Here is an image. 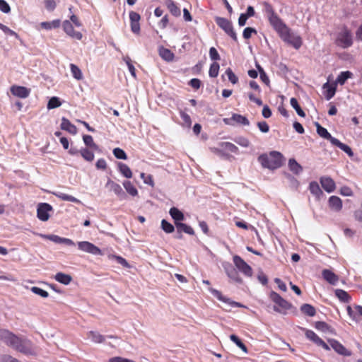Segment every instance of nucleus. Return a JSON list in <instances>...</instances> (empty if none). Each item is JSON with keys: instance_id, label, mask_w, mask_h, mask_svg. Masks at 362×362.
I'll return each mask as SVG.
<instances>
[{"instance_id": "1", "label": "nucleus", "mask_w": 362, "mask_h": 362, "mask_svg": "<svg viewBox=\"0 0 362 362\" xmlns=\"http://www.w3.org/2000/svg\"><path fill=\"white\" fill-rule=\"evenodd\" d=\"M0 340L7 346L27 356L35 355V351L31 341L20 338L8 329L0 330Z\"/></svg>"}, {"instance_id": "2", "label": "nucleus", "mask_w": 362, "mask_h": 362, "mask_svg": "<svg viewBox=\"0 0 362 362\" xmlns=\"http://www.w3.org/2000/svg\"><path fill=\"white\" fill-rule=\"evenodd\" d=\"M263 12L265 13L269 23L273 28L278 33H282L286 29L287 25L281 21V19L275 13L272 6L267 1L262 3Z\"/></svg>"}, {"instance_id": "3", "label": "nucleus", "mask_w": 362, "mask_h": 362, "mask_svg": "<svg viewBox=\"0 0 362 362\" xmlns=\"http://www.w3.org/2000/svg\"><path fill=\"white\" fill-rule=\"evenodd\" d=\"M282 154L278 151H271L269 155L263 153L258 157V160L263 168L276 169L282 165Z\"/></svg>"}, {"instance_id": "4", "label": "nucleus", "mask_w": 362, "mask_h": 362, "mask_svg": "<svg viewBox=\"0 0 362 362\" xmlns=\"http://www.w3.org/2000/svg\"><path fill=\"white\" fill-rule=\"evenodd\" d=\"M279 35L285 42L293 46L296 49H299L302 45L301 37L293 32L288 26Z\"/></svg>"}, {"instance_id": "5", "label": "nucleus", "mask_w": 362, "mask_h": 362, "mask_svg": "<svg viewBox=\"0 0 362 362\" xmlns=\"http://www.w3.org/2000/svg\"><path fill=\"white\" fill-rule=\"evenodd\" d=\"M335 43L337 46L344 49L348 48L352 45V35L350 30L347 28H342L341 30L337 33Z\"/></svg>"}, {"instance_id": "6", "label": "nucleus", "mask_w": 362, "mask_h": 362, "mask_svg": "<svg viewBox=\"0 0 362 362\" xmlns=\"http://www.w3.org/2000/svg\"><path fill=\"white\" fill-rule=\"evenodd\" d=\"M271 300L276 305L274 306V310L278 313H283L291 308V304L284 299L276 292L272 291L270 293Z\"/></svg>"}, {"instance_id": "7", "label": "nucleus", "mask_w": 362, "mask_h": 362, "mask_svg": "<svg viewBox=\"0 0 362 362\" xmlns=\"http://www.w3.org/2000/svg\"><path fill=\"white\" fill-rule=\"evenodd\" d=\"M215 22L233 40H235V41L238 40L237 35L233 30L232 23L229 20H228L225 18H223V17L217 16L215 18Z\"/></svg>"}, {"instance_id": "8", "label": "nucleus", "mask_w": 362, "mask_h": 362, "mask_svg": "<svg viewBox=\"0 0 362 362\" xmlns=\"http://www.w3.org/2000/svg\"><path fill=\"white\" fill-rule=\"evenodd\" d=\"M77 245L78 249L83 252L93 255H103L101 250L98 247L88 241L78 242Z\"/></svg>"}, {"instance_id": "9", "label": "nucleus", "mask_w": 362, "mask_h": 362, "mask_svg": "<svg viewBox=\"0 0 362 362\" xmlns=\"http://www.w3.org/2000/svg\"><path fill=\"white\" fill-rule=\"evenodd\" d=\"M233 263L236 268L247 276H251L252 269L240 256L235 255L233 257Z\"/></svg>"}, {"instance_id": "10", "label": "nucleus", "mask_w": 362, "mask_h": 362, "mask_svg": "<svg viewBox=\"0 0 362 362\" xmlns=\"http://www.w3.org/2000/svg\"><path fill=\"white\" fill-rule=\"evenodd\" d=\"M53 210L52 206L47 203H40L37 205V216L42 221H47L49 218V212Z\"/></svg>"}, {"instance_id": "11", "label": "nucleus", "mask_w": 362, "mask_h": 362, "mask_svg": "<svg viewBox=\"0 0 362 362\" xmlns=\"http://www.w3.org/2000/svg\"><path fill=\"white\" fill-rule=\"evenodd\" d=\"M305 332V337L316 345L322 346L324 349L329 351L330 346L327 344L321 338H320L313 330L302 329Z\"/></svg>"}, {"instance_id": "12", "label": "nucleus", "mask_w": 362, "mask_h": 362, "mask_svg": "<svg viewBox=\"0 0 362 362\" xmlns=\"http://www.w3.org/2000/svg\"><path fill=\"white\" fill-rule=\"evenodd\" d=\"M209 291L211 292V293L213 296H214L216 298H217L219 300L229 305L231 307H238V308L243 307L242 304H240V303L233 301L230 298L223 296L222 293L219 291H218L215 288H209Z\"/></svg>"}, {"instance_id": "13", "label": "nucleus", "mask_w": 362, "mask_h": 362, "mask_svg": "<svg viewBox=\"0 0 362 362\" xmlns=\"http://www.w3.org/2000/svg\"><path fill=\"white\" fill-rule=\"evenodd\" d=\"M105 187L108 188L110 190L114 192V193L119 197V199L122 200L127 197L125 192L123 191L122 187L112 181L110 179L107 180V183L105 184Z\"/></svg>"}, {"instance_id": "14", "label": "nucleus", "mask_w": 362, "mask_h": 362, "mask_svg": "<svg viewBox=\"0 0 362 362\" xmlns=\"http://www.w3.org/2000/svg\"><path fill=\"white\" fill-rule=\"evenodd\" d=\"M329 346L339 354L344 356H350L351 351L346 349L340 342L336 339H331L328 340Z\"/></svg>"}, {"instance_id": "15", "label": "nucleus", "mask_w": 362, "mask_h": 362, "mask_svg": "<svg viewBox=\"0 0 362 362\" xmlns=\"http://www.w3.org/2000/svg\"><path fill=\"white\" fill-rule=\"evenodd\" d=\"M140 15L138 13L135 11L129 12L131 30L135 34H139L140 33Z\"/></svg>"}, {"instance_id": "16", "label": "nucleus", "mask_w": 362, "mask_h": 362, "mask_svg": "<svg viewBox=\"0 0 362 362\" xmlns=\"http://www.w3.org/2000/svg\"><path fill=\"white\" fill-rule=\"evenodd\" d=\"M63 29L64 32L71 37L72 38H75L76 40H81L82 39V34L80 32L75 31L74 30V27L72 25V23L69 21H64L63 22Z\"/></svg>"}, {"instance_id": "17", "label": "nucleus", "mask_w": 362, "mask_h": 362, "mask_svg": "<svg viewBox=\"0 0 362 362\" xmlns=\"http://www.w3.org/2000/svg\"><path fill=\"white\" fill-rule=\"evenodd\" d=\"M11 93L20 98H26L30 93V90L26 87L21 86H12L11 87Z\"/></svg>"}, {"instance_id": "18", "label": "nucleus", "mask_w": 362, "mask_h": 362, "mask_svg": "<svg viewBox=\"0 0 362 362\" xmlns=\"http://www.w3.org/2000/svg\"><path fill=\"white\" fill-rule=\"evenodd\" d=\"M221 149L214 148V152L220 154L222 151H227L238 154L239 153L238 148L230 142H221L220 144Z\"/></svg>"}, {"instance_id": "19", "label": "nucleus", "mask_w": 362, "mask_h": 362, "mask_svg": "<svg viewBox=\"0 0 362 362\" xmlns=\"http://www.w3.org/2000/svg\"><path fill=\"white\" fill-rule=\"evenodd\" d=\"M322 89L324 90V95L325 99L327 100H329L335 95L337 90V84L334 83V84L331 85L327 82L323 84Z\"/></svg>"}, {"instance_id": "20", "label": "nucleus", "mask_w": 362, "mask_h": 362, "mask_svg": "<svg viewBox=\"0 0 362 362\" xmlns=\"http://www.w3.org/2000/svg\"><path fill=\"white\" fill-rule=\"evenodd\" d=\"M320 183L323 189L328 193L332 192L336 188L335 182L329 177H322Z\"/></svg>"}, {"instance_id": "21", "label": "nucleus", "mask_w": 362, "mask_h": 362, "mask_svg": "<svg viewBox=\"0 0 362 362\" xmlns=\"http://www.w3.org/2000/svg\"><path fill=\"white\" fill-rule=\"evenodd\" d=\"M322 275L323 279L332 285H336L339 281V276L329 269H323Z\"/></svg>"}, {"instance_id": "22", "label": "nucleus", "mask_w": 362, "mask_h": 362, "mask_svg": "<svg viewBox=\"0 0 362 362\" xmlns=\"http://www.w3.org/2000/svg\"><path fill=\"white\" fill-rule=\"evenodd\" d=\"M328 204L329 208L334 211H340L342 209V201L337 196H331L329 198Z\"/></svg>"}, {"instance_id": "23", "label": "nucleus", "mask_w": 362, "mask_h": 362, "mask_svg": "<svg viewBox=\"0 0 362 362\" xmlns=\"http://www.w3.org/2000/svg\"><path fill=\"white\" fill-rule=\"evenodd\" d=\"M60 127L62 129L67 131L73 135H75L77 133L76 127L71 124V122L66 117H62Z\"/></svg>"}, {"instance_id": "24", "label": "nucleus", "mask_w": 362, "mask_h": 362, "mask_svg": "<svg viewBox=\"0 0 362 362\" xmlns=\"http://www.w3.org/2000/svg\"><path fill=\"white\" fill-rule=\"evenodd\" d=\"M175 226L177 228V230L179 234V235L177 236V238H181L182 232H185V233H187L189 235L194 234V231L193 228L191 226H187L185 223L176 222Z\"/></svg>"}, {"instance_id": "25", "label": "nucleus", "mask_w": 362, "mask_h": 362, "mask_svg": "<svg viewBox=\"0 0 362 362\" xmlns=\"http://www.w3.org/2000/svg\"><path fill=\"white\" fill-rule=\"evenodd\" d=\"M232 120L238 124L248 126L250 125V122L247 118L245 116L238 114H233L232 117L230 119H224V121L226 124H230L228 121Z\"/></svg>"}, {"instance_id": "26", "label": "nucleus", "mask_w": 362, "mask_h": 362, "mask_svg": "<svg viewBox=\"0 0 362 362\" xmlns=\"http://www.w3.org/2000/svg\"><path fill=\"white\" fill-rule=\"evenodd\" d=\"M332 144L337 146L341 151L345 152L349 156L351 157L354 156V153L351 148L346 144L341 143L339 139H334L332 140Z\"/></svg>"}, {"instance_id": "27", "label": "nucleus", "mask_w": 362, "mask_h": 362, "mask_svg": "<svg viewBox=\"0 0 362 362\" xmlns=\"http://www.w3.org/2000/svg\"><path fill=\"white\" fill-rule=\"evenodd\" d=\"M316 129H317V133L318 135L325 139H327L330 141L332 144V140L334 139L335 138L333 137L325 129V127H322L318 122L315 123Z\"/></svg>"}, {"instance_id": "28", "label": "nucleus", "mask_w": 362, "mask_h": 362, "mask_svg": "<svg viewBox=\"0 0 362 362\" xmlns=\"http://www.w3.org/2000/svg\"><path fill=\"white\" fill-rule=\"evenodd\" d=\"M309 189L310 193L317 199H320L321 197L323 195V192L317 182H311L309 185Z\"/></svg>"}, {"instance_id": "29", "label": "nucleus", "mask_w": 362, "mask_h": 362, "mask_svg": "<svg viewBox=\"0 0 362 362\" xmlns=\"http://www.w3.org/2000/svg\"><path fill=\"white\" fill-rule=\"evenodd\" d=\"M158 52L160 57L165 61L172 62L174 59L175 55L169 49L160 47Z\"/></svg>"}, {"instance_id": "30", "label": "nucleus", "mask_w": 362, "mask_h": 362, "mask_svg": "<svg viewBox=\"0 0 362 362\" xmlns=\"http://www.w3.org/2000/svg\"><path fill=\"white\" fill-rule=\"evenodd\" d=\"M353 73L349 71H341L337 76L335 83L344 85L346 80L353 77Z\"/></svg>"}, {"instance_id": "31", "label": "nucleus", "mask_w": 362, "mask_h": 362, "mask_svg": "<svg viewBox=\"0 0 362 362\" xmlns=\"http://www.w3.org/2000/svg\"><path fill=\"white\" fill-rule=\"evenodd\" d=\"M53 194L55 197H57L64 201L71 202L77 203V204L81 203V201L79 199H78L77 198H76L71 195H69L67 194L61 192H53Z\"/></svg>"}, {"instance_id": "32", "label": "nucleus", "mask_w": 362, "mask_h": 362, "mask_svg": "<svg viewBox=\"0 0 362 362\" xmlns=\"http://www.w3.org/2000/svg\"><path fill=\"white\" fill-rule=\"evenodd\" d=\"M88 338L94 343H103L105 341V337L96 331H90L87 333Z\"/></svg>"}, {"instance_id": "33", "label": "nucleus", "mask_w": 362, "mask_h": 362, "mask_svg": "<svg viewBox=\"0 0 362 362\" xmlns=\"http://www.w3.org/2000/svg\"><path fill=\"white\" fill-rule=\"evenodd\" d=\"M336 296L342 303H349L351 300L350 295L342 289H336L334 291Z\"/></svg>"}, {"instance_id": "34", "label": "nucleus", "mask_w": 362, "mask_h": 362, "mask_svg": "<svg viewBox=\"0 0 362 362\" xmlns=\"http://www.w3.org/2000/svg\"><path fill=\"white\" fill-rule=\"evenodd\" d=\"M117 168L120 173L126 178L132 177V172L127 165L123 163H118Z\"/></svg>"}, {"instance_id": "35", "label": "nucleus", "mask_w": 362, "mask_h": 362, "mask_svg": "<svg viewBox=\"0 0 362 362\" xmlns=\"http://www.w3.org/2000/svg\"><path fill=\"white\" fill-rule=\"evenodd\" d=\"M165 4L170 12L175 16H180V9L173 0H166Z\"/></svg>"}, {"instance_id": "36", "label": "nucleus", "mask_w": 362, "mask_h": 362, "mask_svg": "<svg viewBox=\"0 0 362 362\" xmlns=\"http://www.w3.org/2000/svg\"><path fill=\"white\" fill-rule=\"evenodd\" d=\"M55 280L64 285H68L71 281V276L62 272L57 273L54 277Z\"/></svg>"}, {"instance_id": "37", "label": "nucleus", "mask_w": 362, "mask_h": 362, "mask_svg": "<svg viewBox=\"0 0 362 362\" xmlns=\"http://www.w3.org/2000/svg\"><path fill=\"white\" fill-rule=\"evenodd\" d=\"M169 213H170L171 217L175 220V223L176 222L184 220L185 216H184L183 213L175 207L171 208L170 209Z\"/></svg>"}, {"instance_id": "38", "label": "nucleus", "mask_w": 362, "mask_h": 362, "mask_svg": "<svg viewBox=\"0 0 362 362\" xmlns=\"http://www.w3.org/2000/svg\"><path fill=\"white\" fill-rule=\"evenodd\" d=\"M300 310L303 313L310 317H313L316 313L315 308L313 305L307 303L301 305Z\"/></svg>"}, {"instance_id": "39", "label": "nucleus", "mask_w": 362, "mask_h": 362, "mask_svg": "<svg viewBox=\"0 0 362 362\" xmlns=\"http://www.w3.org/2000/svg\"><path fill=\"white\" fill-rule=\"evenodd\" d=\"M60 23H61L60 20L57 19V20H54L50 22H47V21L42 22L40 23V25L42 28H44L45 30H51L52 28H59L60 26Z\"/></svg>"}, {"instance_id": "40", "label": "nucleus", "mask_w": 362, "mask_h": 362, "mask_svg": "<svg viewBox=\"0 0 362 362\" xmlns=\"http://www.w3.org/2000/svg\"><path fill=\"white\" fill-rule=\"evenodd\" d=\"M290 104L291 107L296 111V113L302 117H305V113L304 111L301 109L300 106L298 104V102L296 98H291L290 100Z\"/></svg>"}, {"instance_id": "41", "label": "nucleus", "mask_w": 362, "mask_h": 362, "mask_svg": "<svg viewBox=\"0 0 362 362\" xmlns=\"http://www.w3.org/2000/svg\"><path fill=\"white\" fill-rule=\"evenodd\" d=\"M123 186L127 192L129 193L131 196L135 197L138 194V190L130 181H124L123 182Z\"/></svg>"}, {"instance_id": "42", "label": "nucleus", "mask_w": 362, "mask_h": 362, "mask_svg": "<svg viewBox=\"0 0 362 362\" xmlns=\"http://www.w3.org/2000/svg\"><path fill=\"white\" fill-rule=\"evenodd\" d=\"M288 167L289 169L295 174H298L303 170L302 167L293 158L288 160Z\"/></svg>"}, {"instance_id": "43", "label": "nucleus", "mask_w": 362, "mask_h": 362, "mask_svg": "<svg viewBox=\"0 0 362 362\" xmlns=\"http://www.w3.org/2000/svg\"><path fill=\"white\" fill-rule=\"evenodd\" d=\"M71 72L72 76L76 80H81L83 78V74L81 69L75 64H70Z\"/></svg>"}, {"instance_id": "44", "label": "nucleus", "mask_w": 362, "mask_h": 362, "mask_svg": "<svg viewBox=\"0 0 362 362\" xmlns=\"http://www.w3.org/2000/svg\"><path fill=\"white\" fill-rule=\"evenodd\" d=\"M81 156L87 161H93L94 159V153L87 148H83L80 150Z\"/></svg>"}, {"instance_id": "45", "label": "nucleus", "mask_w": 362, "mask_h": 362, "mask_svg": "<svg viewBox=\"0 0 362 362\" xmlns=\"http://www.w3.org/2000/svg\"><path fill=\"white\" fill-rule=\"evenodd\" d=\"M83 140L86 146L90 147L94 150H97L98 146L93 141V139L90 135H83Z\"/></svg>"}, {"instance_id": "46", "label": "nucleus", "mask_w": 362, "mask_h": 362, "mask_svg": "<svg viewBox=\"0 0 362 362\" xmlns=\"http://www.w3.org/2000/svg\"><path fill=\"white\" fill-rule=\"evenodd\" d=\"M230 339L233 341L240 349H241L245 353L247 352L246 346L242 342V341L235 334H231Z\"/></svg>"}, {"instance_id": "47", "label": "nucleus", "mask_w": 362, "mask_h": 362, "mask_svg": "<svg viewBox=\"0 0 362 362\" xmlns=\"http://www.w3.org/2000/svg\"><path fill=\"white\" fill-rule=\"evenodd\" d=\"M62 105V103L59 100V98L57 97H52L49 99L47 103V109L51 110L54 108H57Z\"/></svg>"}, {"instance_id": "48", "label": "nucleus", "mask_w": 362, "mask_h": 362, "mask_svg": "<svg viewBox=\"0 0 362 362\" xmlns=\"http://www.w3.org/2000/svg\"><path fill=\"white\" fill-rule=\"evenodd\" d=\"M346 311L348 315L352 320L356 322H358L360 320L358 313L356 312V310H354L350 305H348L346 307Z\"/></svg>"}, {"instance_id": "49", "label": "nucleus", "mask_w": 362, "mask_h": 362, "mask_svg": "<svg viewBox=\"0 0 362 362\" xmlns=\"http://www.w3.org/2000/svg\"><path fill=\"white\" fill-rule=\"evenodd\" d=\"M40 237L44 238V239H47V240H49L55 243H59L60 244L61 243V240H62V237H59L57 235H45V234H42V233H37Z\"/></svg>"}, {"instance_id": "50", "label": "nucleus", "mask_w": 362, "mask_h": 362, "mask_svg": "<svg viewBox=\"0 0 362 362\" xmlns=\"http://www.w3.org/2000/svg\"><path fill=\"white\" fill-rule=\"evenodd\" d=\"M219 67V64L217 62L211 64L209 71V76L212 78L216 77L218 74Z\"/></svg>"}, {"instance_id": "51", "label": "nucleus", "mask_w": 362, "mask_h": 362, "mask_svg": "<svg viewBox=\"0 0 362 362\" xmlns=\"http://www.w3.org/2000/svg\"><path fill=\"white\" fill-rule=\"evenodd\" d=\"M161 228L167 233H171L175 230L174 226L165 219L161 221Z\"/></svg>"}, {"instance_id": "52", "label": "nucleus", "mask_w": 362, "mask_h": 362, "mask_svg": "<svg viewBox=\"0 0 362 362\" xmlns=\"http://www.w3.org/2000/svg\"><path fill=\"white\" fill-rule=\"evenodd\" d=\"M225 74H226V76H228V80L233 83V84H236L238 81V76L233 73V71H232V69L230 68H228L226 71H225Z\"/></svg>"}, {"instance_id": "53", "label": "nucleus", "mask_w": 362, "mask_h": 362, "mask_svg": "<svg viewBox=\"0 0 362 362\" xmlns=\"http://www.w3.org/2000/svg\"><path fill=\"white\" fill-rule=\"evenodd\" d=\"M226 272L228 276L230 279L235 280L237 282L241 281V279L238 276V272L234 268L230 267V269L226 270Z\"/></svg>"}, {"instance_id": "54", "label": "nucleus", "mask_w": 362, "mask_h": 362, "mask_svg": "<svg viewBox=\"0 0 362 362\" xmlns=\"http://www.w3.org/2000/svg\"><path fill=\"white\" fill-rule=\"evenodd\" d=\"M30 290L35 294L40 296L42 298H47L49 296V293L47 291H46L39 287L33 286L30 288Z\"/></svg>"}, {"instance_id": "55", "label": "nucleus", "mask_w": 362, "mask_h": 362, "mask_svg": "<svg viewBox=\"0 0 362 362\" xmlns=\"http://www.w3.org/2000/svg\"><path fill=\"white\" fill-rule=\"evenodd\" d=\"M113 154L117 159L126 160L127 158L126 153L120 148H115L113 150Z\"/></svg>"}, {"instance_id": "56", "label": "nucleus", "mask_w": 362, "mask_h": 362, "mask_svg": "<svg viewBox=\"0 0 362 362\" xmlns=\"http://www.w3.org/2000/svg\"><path fill=\"white\" fill-rule=\"evenodd\" d=\"M124 60L128 66V69H129V72L131 73V75L134 78H136V69L134 68V66L132 63L131 59L129 57H126L124 58Z\"/></svg>"}, {"instance_id": "57", "label": "nucleus", "mask_w": 362, "mask_h": 362, "mask_svg": "<svg viewBox=\"0 0 362 362\" xmlns=\"http://www.w3.org/2000/svg\"><path fill=\"white\" fill-rule=\"evenodd\" d=\"M234 141L237 144H238L243 147H245V148H247L250 146L249 140L247 138L243 137V136H239V137L235 138L234 139Z\"/></svg>"}, {"instance_id": "58", "label": "nucleus", "mask_w": 362, "mask_h": 362, "mask_svg": "<svg viewBox=\"0 0 362 362\" xmlns=\"http://www.w3.org/2000/svg\"><path fill=\"white\" fill-rule=\"evenodd\" d=\"M256 67L259 72L261 80L266 84H268L269 83V79L264 69L257 64H256Z\"/></svg>"}, {"instance_id": "59", "label": "nucleus", "mask_w": 362, "mask_h": 362, "mask_svg": "<svg viewBox=\"0 0 362 362\" xmlns=\"http://www.w3.org/2000/svg\"><path fill=\"white\" fill-rule=\"evenodd\" d=\"M259 131L262 133H267L269 131V126L265 121L258 122L257 124Z\"/></svg>"}, {"instance_id": "60", "label": "nucleus", "mask_w": 362, "mask_h": 362, "mask_svg": "<svg viewBox=\"0 0 362 362\" xmlns=\"http://www.w3.org/2000/svg\"><path fill=\"white\" fill-rule=\"evenodd\" d=\"M0 11L4 13H8L11 11L10 6L5 0H0Z\"/></svg>"}, {"instance_id": "61", "label": "nucleus", "mask_w": 362, "mask_h": 362, "mask_svg": "<svg viewBox=\"0 0 362 362\" xmlns=\"http://www.w3.org/2000/svg\"><path fill=\"white\" fill-rule=\"evenodd\" d=\"M209 57L213 61L220 60V55L215 47H211L209 49Z\"/></svg>"}, {"instance_id": "62", "label": "nucleus", "mask_w": 362, "mask_h": 362, "mask_svg": "<svg viewBox=\"0 0 362 362\" xmlns=\"http://www.w3.org/2000/svg\"><path fill=\"white\" fill-rule=\"evenodd\" d=\"M257 31L255 28L247 27L245 28L243 33V36L245 39H249L251 37L252 33H256Z\"/></svg>"}, {"instance_id": "63", "label": "nucleus", "mask_w": 362, "mask_h": 362, "mask_svg": "<svg viewBox=\"0 0 362 362\" xmlns=\"http://www.w3.org/2000/svg\"><path fill=\"white\" fill-rule=\"evenodd\" d=\"M202 82L198 78H192L189 81V85L191 86L193 88L197 90L200 88Z\"/></svg>"}, {"instance_id": "64", "label": "nucleus", "mask_w": 362, "mask_h": 362, "mask_svg": "<svg viewBox=\"0 0 362 362\" xmlns=\"http://www.w3.org/2000/svg\"><path fill=\"white\" fill-rule=\"evenodd\" d=\"M1 362H21L10 355H4L1 358Z\"/></svg>"}]
</instances>
